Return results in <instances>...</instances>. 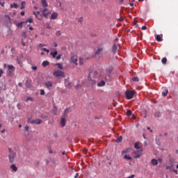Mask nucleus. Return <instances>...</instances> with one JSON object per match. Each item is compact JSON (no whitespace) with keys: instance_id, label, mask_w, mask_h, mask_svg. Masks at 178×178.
Instances as JSON below:
<instances>
[{"instance_id":"nucleus-53","label":"nucleus","mask_w":178,"mask_h":178,"mask_svg":"<svg viewBox=\"0 0 178 178\" xmlns=\"http://www.w3.org/2000/svg\"><path fill=\"white\" fill-rule=\"evenodd\" d=\"M172 172H174V173H175V175H177V170H175V168H173Z\"/></svg>"},{"instance_id":"nucleus-58","label":"nucleus","mask_w":178,"mask_h":178,"mask_svg":"<svg viewBox=\"0 0 178 178\" xmlns=\"http://www.w3.org/2000/svg\"><path fill=\"white\" fill-rule=\"evenodd\" d=\"M41 51H43L44 52H45L47 51V48H42Z\"/></svg>"},{"instance_id":"nucleus-19","label":"nucleus","mask_w":178,"mask_h":178,"mask_svg":"<svg viewBox=\"0 0 178 178\" xmlns=\"http://www.w3.org/2000/svg\"><path fill=\"white\" fill-rule=\"evenodd\" d=\"M41 3L43 8H47V6H48V3H47V0H41Z\"/></svg>"},{"instance_id":"nucleus-63","label":"nucleus","mask_w":178,"mask_h":178,"mask_svg":"<svg viewBox=\"0 0 178 178\" xmlns=\"http://www.w3.org/2000/svg\"><path fill=\"white\" fill-rule=\"evenodd\" d=\"M3 67H5V68H7V69H8V65H7V64H4V65H3Z\"/></svg>"},{"instance_id":"nucleus-21","label":"nucleus","mask_w":178,"mask_h":178,"mask_svg":"<svg viewBox=\"0 0 178 178\" xmlns=\"http://www.w3.org/2000/svg\"><path fill=\"white\" fill-rule=\"evenodd\" d=\"M165 169L172 172L173 169H175V167H173V165L172 164L171 165H166Z\"/></svg>"},{"instance_id":"nucleus-41","label":"nucleus","mask_w":178,"mask_h":178,"mask_svg":"<svg viewBox=\"0 0 178 178\" xmlns=\"http://www.w3.org/2000/svg\"><path fill=\"white\" fill-rule=\"evenodd\" d=\"M132 81H139L140 79H138V77H137V76H134V77L132 78Z\"/></svg>"},{"instance_id":"nucleus-12","label":"nucleus","mask_w":178,"mask_h":178,"mask_svg":"<svg viewBox=\"0 0 178 178\" xmlns=\"http://www.w3.org/2000/svg\"><path fill=\"white\" fill-rule=\"evenodd\" d=\"M44 86L47 87V88H48V90H51L54 86V83H52V81H47L44 83Z\"/></svg>"},{"instance_id":"nucleus-39","label":"nucleus","mask_w":178,"mask_h":178,"mask_svg":"<svg viewBox=\"0 0 178 178\" xmlns=\"http://www.w3.org/2000/svg\"><path fill=\"white\" fill-rule=\"evenodd\" d=\"M26 5V1L21 2V9H24V6Z\"/></svg>"},{"instance_id":"nucleus-34","label":"nucleus","mask_w":178,"mask_h":178,"mask_svg":"<svg viewBox=\"0 0 178 178\" xmlns=\"http://www.w3.org/2000/svg\"><path fill=\"white\" fill-rule=\"evenodd\" d=\"M79 65L82 66V65H84V59L79 58Z\"/></svg>"},{"instance_id":"nucleus-48","label":"nucleus","mask_w":178,"mask_h":178,"mask_svg":"<svg viewBox=\"0 0 178 178\" xmlns=\"http://www.w3.org/2000/svg\"><path fill=\"white\" fill-rule=\"evenodd\" d=\"M2 74H3V70H0V77H2Z\"/></svg>"},{"instance_id":"nucleus-26","label":"nucleus","mask_w":178,"mask_h":178,"mask_svg":"<svg viewBox=\"0 0 178 178\" xmlns=\"http://www.w3.org/2000/svg\"><path fill=\"white\" fill-rule=\"evenodd\" d=\"M105 86L104 81H101L99 83H97L98 87H104Z\"/></svg>"},{"instance_id":"nucleus-25","label":"nucleus","mask_w":178,"mask_h":178,"mask_svg":"<svg viewBox=\"0 0 178 178\" xmlns=\"http://www.w3.org/2000/svg\"><path fill=\"white\" fill-rule=\"evenodd\" d=\"M134 148H136V149H141V148H140V143L139 142H136L134 144Z\"/></svg>"},{"instance_id":"nucleus-32","label":"nucleus","mask_w":178,"mask_h":178,"mask_svg":"<svg viewBox=\"0 0 178 178\" xmlns=\"http://www.w3.org/2000/svg\"><path fill=\"white\" fill-rule=\"evenodd\" d=\"M168 92H169V90H165L163 92H162L163 97H166L168 95Z\"/></svg>"},{"instance_id":"nucleus-42","label":"nucleus","mask_w":178,"mask_h":178,"mask_svg":"<svg viewBox=\"0 0 178 178\" xmlns=\"http://www.w3.org/2000/svg\"><path fill=\"white\" fill-rule=\"evenodd\" d=\"M127 116H131V110H127Z\"/></svg>"},{"instance_id":"nucleus-11","label":"nucleus","mask_w":178,"mask_h":178,"mask_svg":"<svg viewBox=\"0 0 178 178\" xmlns=\"http://www.w3.org/2000/svg\"><path fill=\"white\" fill-rule=\"evenodd\" d=\"M71 62H72V63H74V65H76V66L79 65V64L77 63V56H71Z\"/></svg>"},{"instance_id":"nucleus-62","label":"nucleus","mask_w":178,"mask_h":178,"mask_svg":"<svg viewBox=\"0 0 178 178\" xmlns=\"http://www.w3.org/2000/svg\"><path fill=\"white\" fill-rule=\"evenodd\" d=\"M157 162H159V163H161V162H162V159H159L157 160Z\"/></svg>"},{"instance_id":"nucleus-55","label":"nucleus","mask_w":178,"mask_h":178,"mask_svg":"<svg viewBox=\"0 0 178 178\" xmlns=\"http://www.w3.org/2000/svg\"><path fill=\"white\" fill-rule=\"evenodd\" d=\"M32 70H37V66H33Z\"/></svg>"},{"instance_id":"nucleus-10","label":"nucleus","mask_w":178,"mask_h":178,"mask_svg":"<svg viewBox=\"0 0 178 178\" xmlns=\"http://www.w3.org/2000/svg\"><path fill=\"white\" fill-rule=\"evenodd\" d=\"M97 84V81L92 77L88 78V85L91 87H94Z\"/></svg>"},{"instance_id":"nucleus-36","label":"nucleus","mask_w":178,"mask_h":178,"mask_svg":"<svg viewBox=\"0 0 178 178\" xmlns=\"http://www.w3.org/2000/svg\"><path fill=\"white\" fill-rule=\"evenodd\" d=\"M29 101H31V102H33V101H34V99L31 97H28L26 98V102H29Z\"/></svg>"},{"instance_id":"nucleus-2","label":"nucleus","mask_w":178,"mask_h":178,"mask_svg":"<svg viewBox=\"0 0 178 178\" xmlns=\"http://www.w3.org/2000/svg\"><path fill=\"white\" fill-rule=\"evenodd\" d=\"M103 51H104V44L99 45L95 49V56H99V55H101V54H102Z\"/></svg>"},{"instance_id":"nucleus-14","label":"nucleus","mask_w":178,"mask_h":178,"mask_svg":"<svg viewBox=\"0 0 178 178\" xmlns=\"http://www.w3.org/2000/svg\"><path fill=\"white\" fill-rule=\"evenodd\" d=\"M26 87L27 88H30L31 87V80L30 79H28L26 81Z\"/></svg>"},{"instance_id":"nucleus-8","label":"nucleus","mask_w":178,"mask_h":178,"mask_svg":"<svg viewBox=\"0 0 178 178\" xmlns=\"http://www.w3.org/2000/svg\"><path fill=\"white\" fill-rule=\"evenodd\" d=\"M91 77H92L94 79H97V77H98V72L94 71V72H90L88 78L91 79Z\"/></svg>"},{"instance_id":"nucleus-54","label":"nucleus","mask_w":178,"mask_h":178,"mask_svg":"<svg viewBox=\"0 0 178 178\" xmlns=\"http://www.w3.org/2000/svg\"><path fill=\"white\" fill-rule=\"evenodd\" d=\"M29 126L26 125V126L25 127V130H26V131H29Z\"/></svg>"},{"instance_id":"nucleus-3","label":"nucleus","mask_w":178,"mask_h":178,"mask_svg":"<svg viewBox=\"0 0 178 178\" xmlns=\"http://www.w3.org/2000/svg\"><path fill=\"white\" fill-rule=\"evenodd\" d=\"M53 74L58 78L59 77L65 78V72L59 70L54 71Z\"/></svg>"},{"instance_id":"nucleus-37","label":"nucleus","mask_w":178,"mask_h":178,"mask_svg":"<svg viewBox=\"0 0 178 178\" xmlns=\"http://www.w3.org/2000/svg\"><path fill=\"white\" fill-rule=\"evenodd\" d=\"M56 35L57 37H60L62 35V33H60V31H56Z\"/></svg>"},{"instance_id":"nucleus-61","label":"nucleus","mask_w":178,"mask_h":178,"mask_svg":"<svg viewBox=\"0 0 178 178\" xmlns=\"http://www.w3.org/2000/svg\"><path fill=\"white\" fill-rule=\"evenodd\" d=\"M18 86H19V87H22L23 83H18Z\"/></svg>"},{"instance_id":"nucleus-31","label":"nucleus","mask_w":178,"mask_h":178,"mask_svg":"<svg viewBox=\"0 0 178 178\" xmlns=\"http://www.w3.org/2000/svg\"><path fill=\"white\" fill-rule=\"evenodd\" d=\"M156 41L161 42V41H162V38L161 37L160 35H156Z\"/></svg>"},{"instance_id":"nucleus-22","label":"nucleus","mask_w":178,"mask_h":178,"mask_svg":"<svg viewBox=\"0 0 178 178\" xmlns=\"http://www.w3.org/2000/svg\"><path fill=\"white\" fill-rule=\"evenodd\" d=\"M48 65H49V61H47V60H44L42 63V65L43 66V67H47Z\"/></svg>"},{"instance_id":"nucleus-30","label":"nucleus","mask_w":178,"mask_h":178,"mask_svg":"<svg viewBox=\"0 0 178 178\" xmlns=\"http://www.w3.org/2000/svg\"><path fill=\"white\" fill-rule=\"evenodd\" d=\"M24 22H19V23H17V24H16V26H17V27H18V28H22V27H23V24H24Z\"/></svg>"},{"instance_id":"nucleus-49","label":"nucleus","mask_w":178,"mask_h":178,"mask_svg":"<svg viewBox=\"0 0 178 178\" xmlns=\"http://www.w3.org/2000/svg\"><path fill=\"white\" fill-rule=\"evenodd\" d=\"M22 45H23L24 47H26V42H24V41L22 40Z\"/></svg>"},{"instance_id":"nucleus-18","label":"nucleus","mask_w":178,"mask_h":178,"mask_svg":"<svg viewBox=\"0 0 178 178\" xmlns=\"http://www.w3.org/2000/svg\"><path fill=\"white\" fill-rule=\"evenodd\" d=\"M112 51L113 54H116V52H118V46L116 44L113 45Z\"/></svg>"},{"instance_id":"nucleus-44","label":"nucleus","mask_w":178,"mask_h":178,"mask_svg":"<svg viewBox=\"0 0 178 178\" xmlns=\"http://www.w3.org/2000/svg\"><path fill=\"white\" fill-rule=\"evenodd\" d=\"M122 140H123V138H122V136L119 137L117 140H116V143H120V141H122Z\"/></svg>"},{"instance_id":"nucleus-64","label":"nucleus","mask_w":178,"mask_h":178,"mask_svg":"<svg viewBox=\"0 0 178 178\" xmlns=\"http://www.w3.org/2000/svg\"><path fill=\"white\" fill-rule=\"evenodd\" d=\"M21 16H24V11L21 12Z\"/></svg>"},{"instance_id":"nucleus-9","label":"nucleus","mask_w":178,"mask_h":178,"mask_svg":"<svg viewBox=\"0 0 178 178\" xmlns=\"http://www.w3.org/2000/svg\"><path fill=\"white\" fill-rule=\"evenodd\" d=\"M15 156H16V154H15V152H10L8 156L10 163H13V162H15Z\"/></svg>"},{"instance_id":"nucleus-16","label":"nucleus","mask_w":178,"mask_h":178,"mask_svg":"<svg viewBox=\"0 0 178 178\" xmlns=\"http://www.w3.org/2000/svg\"><path fill=\"white\" fill-rule=\"evenodd\" d=\"M58 17V13H53L50 17L51 20H55Z\"/></svg>"},{"instance_id":"nucleus-1","label":"nucleus","mask_w":178,"mask_h":178,"mask_svg":"<svg viewBox=\"0 0 178 178\" xmlns=\"http://www.w3.org/2000/svg\"><path fill=\"white\" fill-rule=\"evenodd\" d=\"M15 69L16 68L13 65H8L6 71L7 77H12L13 76V73H15Z\"/></svg>"},{"instance_id":"nucleus-57","label":"nucleus","mask_w":178,"mask_h":178,"mask_svg":"<svg viewBox=\"0 0 178 178\" xmlns=\"http://www.w3.org/2000/svg\"><path fill=\"white\" fill-rule=\"evenodd\" d=\"M5 17H6L7 19H8L9 21H10V17H9L8 15H5Z\"/></svg>"},{"instance_id":"nucleus-56","label":"nucleus","mask_w":178,"mask_h":178,"mask_svg":"<svg viewBox=\"0 0 178 178\" xmlns=\"http://www.w3.org/2000/svg\"><path fill=\"white\" fill-rule=\"evenodd\" d=\"M134 177H136V175H132L128 177V178H134Z\"/></svg>"},{"instance_id":"nucleus-52","label":"nucleus","mask_w":178,"mask_h":178,"mask_svg":"<svg viewBox=\"0 0 178 178\" xmlns=\"http://www.w3.org/2000/svg\"><path fill=\"white\" fill-rule=\"evenodd\" d=\"M141 29L142 30H147V26H143Z\"/></svg>"},{"instance_id":"nucleus-5","label":"nucleus","mask_w":178,"mask_h":178,"mask_svg":"<svg viewBox=\"0 0 178 178\" xmlns=\"http://www.w3.org/2000/svg\"><path fill=\"white\" fill-rule=\"evenodd\" d=\"M134 155L136 159L137 158H140L141 155H143V149H138V150H135L134 152Z\"/></svg>"},{"instance_id":"nucleus-6","label":"nucleus","mask_w":178,"mask_h":178,"mask_svg":"<svg viewBox=\"0 0 178 178\" xmlns=\"http://www.w3.org/2000/svg\"><path fill=\"white\" fill-rule=\"evenodd\" d=\"M28 123H31V124H41L42 123V120L41 119L36 120H28Z\"/></svg>"},{"instance_id":"nucleus-4","label":"nucleus","mask_w":178,"mask_h":178,"mask_svg":"<svg viewBox=\"0 0 178 178\" xmlns=\"http://www.w3.org/2000/svg\"><path fill=\"white\" fill-rule=\"evenodd\" d=\"M125 97L127 99H131L134 97V91L133 90H127L125 92Z\"/></svg>"},{"instance_id":"nucleus-23","label":"nucleus","mask_w":178,"mask_h":178,"mask_svg":"<svg viewBox=\"0 0 178 178\" xmlns=\"http://www.w3.org/2000/svg\"><path fill=\"white\" fill-rule=\"evenodd\" d=\"M10 8L14 9H17L19 8V6L16 3H13V4H10Z\"/></svg>"},{"instance_id":"nucleus-29","label":"nucleus","mask_w":178,"mask_h":178,"mask_svg":"<svg viewBox=\"0 0 178 178\" xmlns=\"http://www.w3.org/2000/svg\"><path fill=\"white\" fill-rule=\"evenodd\" d=\"M168 62V58L166 57H164L161 59V63L163 65H166V63Z\"/></svg>"},{"instance_id":"nucleus-33","label":"nucleus","mask_w":178,"mask_h":178,"mask_svg":"<svg viewBox=\"0 0 178 178\" xmlns=\"http://www.w3.org/2000/svg\"><path fill=\"white\" fill-rule=\"evenodd\" d=\"M56 66H58V69H60V70H63V66L60 63H56Z\"/></svg>"},{"instance_id":"nucleus-15","label":"nucleus","mask_w":178,"mask_h":178,"mask_svg":"<svg viewBox=\"0 0 178 178\" xmlns=\"http://www.w3.org/2000/svg\"><path fill=\"white\" fill-rule=\"evenodd\" d=\"M60 124L62 127H65V126H66V119H65V117L61 118Z\"/></svg>"},{"instance_id":"nucleus-28","label":"nucleus","mask_w":178,"mask_h":178,"mask_svg":"<svg viewBox=\"0 0 178 178\" xmlns=\"http://www.w3.org/2000/svg\"><path fill=\"white\" fill-rule=\"evenodd\" d=\"M124 159H127V161H131V156H130V155L125 154V155L124 156Z\"/></svg>"},{"instance_id":"nucleus-46","label":"nucleus","mask_w":178,"mask_h":178,"mask_svg":"<svg viewBox=\"0 0 178 178\" xmlns=\"http://www.w3.org/2000/svg\"><path fill=\"white\" fill-rule=\"evenodd\" d=\"M61 58H62V54H59L58 56H57L56 57V59L57 60H59Z\"/></svg>"},{"instance_id":"nucleus-45","label":"nucleus","mask_w":178,"mask_h":178,"mask_svg":"<svg viewBox=\"0 0 178 178\" xmlns=\"http://www.w3.org/2000/svg\"><path fill=\"white\" fill-rule=\"evenodd\" d=\"M40 95H45V90L44 89L40 90Z\"/></svg>"},{"instance_id":"nucleus-20","label":"nucleus","mask_w":178,"mask_h":178,"mask_svg":"<svg viewBox=\"0 0 178 178\" xmlns=\"http://www.w3.org/2000/svg\"><path fill=\"white\" fill-rule=\"evenodd\" d=\"M151 163L152 165H154V166H156V165H158V160L153 159L151 161Z\"/></svg>"},{"instance_id":"nucleus-60","label":"nucleus","mask_w":178,"mask_h":178,"mask_svg":"<svg viewBox=\"0 0 178 178\" xmlns=\"http://www.w3.org/2000/svg\"><path fill=\"white\" fill-rule=\"evenodd\" d=\"M77 177H79V173L75 174L74 178H77Z\"/></svg>"},{"instance_id":"nucleus-47","label":"nucleus","mask_w":178,"mask_h":178,"mask_svg":"<svg viewBox=\"0 0 178 178\" xmlns=\"http://www.w3.org/2000/svg\"><path fill=\"white\" fill-rule=\"evenodd\" d=\"M22 35H23V37H24L26 38V37H27V33L26 31H23Z\"/></svg>"},{"instance_id":"nucleus-50","label":"nucleus","mask_w":178,"mask_h":178,"mask_svg":"<svg viewBox=\"0 0 178 178\" xmlns=\"http://www.w3.org/2000/svg\"><path fill=\"white\" fill-rule=\"evenodd\" d=\"M17 63H18V65H22V61L20 60L17 59Z\"/></svg>"},{"instance_id":"nucleus-38","label":"nucleus","mask_w":178,"mask_h":178,"mask_svg":"<svg viewBox=\"0 0 178 178\" xmlns=\"http://www.w3.org/2000/svg\"><path fill=\"white\" fill-rule=\"evenodd\" d=\"M68 113H69V108H65L64 111V116H67Z\"/></svg>"},{"instance_id":"nucleus-40","label":"nucleus","mask_w":178,"mask_h":178,"mask_svg":"<svg viewBox=\"0 0 178 178\" xmlns=\"http://www.w3.org/2000/svg\"><path fill=\"white\" fill-rule=\"evenodd\" d=\"M53 112L54 115H56V112H58V108L56 107V106H54Z\"/></svg>"},{"instance_id":"nucleus-13","label":"nucleus","mask_w":178,"mask_h":178,"mask_svg":"<svg viewBox=\"0 0 178 178\" xmlns=\"http://www.w3.org/2000/svg\"><path fill=\"white\" fill-rule=\"evenodd\" d=\"M33 13L35 16L36 19H38L39 20L41 19V13H40L39 11L33 12Z\"/></svg>"},{"instance_id":"nucleus-17","label":"nucleus","mask_w":178,"mask_h":178,"mask_svg":"<svg viewBox=\"0 0 178 178\" xmlns=\"http://www.w3.org/2000/svg\"><path fill=\"white\" fill-rule=\"evenodd\" d=\"M131 151V148H127L124 150L122 151V155H124V154H129Z\"/></svg>"},{"instance_id":"nucleus-51","label":"nucleus","mask_w":178,"mask_h":178,"mask_svg":"<svg viewBox=\"0 0 178 178\" xmlns=\"http://www.w3.org/2000/svg\"><path fill=\"white\" fill-rule=\"evenodd\" d=\"M38 47H39L40 48H41V47H46V45L44 44H40L38 45Z\"/></svg>"},{"instance_id":"nucleus-27","label":"nucleus","mask_w":178,"mask_h":178,"mask_svg":"<svg viewBox=\"0 0 178 178\" xmlns=\"http://www.w3.org/2000/svg\"><path fill=\"white\" fill-rule=\"evenodd\" d=\"M50 55L53 57V58H56V55H58V51H55L54 52H51Z\"/></svg>"},{"instance_id":"nucleus-43","label":"nucleus","mask_w":178,"mask_h":178,"mask_svg":"<svg viewBox=\"0 0 178 178\" xmlns=\"http://www.w3.org/2000/svg\"><path fill=\"white\" fill-rule=\"evenodd\" d=\"M24 23H33V19L30 18L26 20Z\"/></svg>"},{"instance_id":"nucleus-35","label":"nucleus","mask_w":178,"mask_h":178,"mask_svg":"<svg viewBox=\"0 0 178 178\" xmlns=\"http://www.w3.org/2000/svg\"><path fill=\"white\" fill-rule=\"evenodd\" d=\"M154 118H161V113L160 112H156L154 113Z\"/></svg>"},{"instance_id":"nucleus-7","label":"nucleus","mask_w":178,"mask_h":178,"mask_svg":"<svg viewBox=\"0 0 178 178\" xmlns=\"http://www.w3.org/2000/svg\"><path fill=\"white\" fill-rule=\"evenodd\" d=\"M40 12H42L43 16L44 17H46V19L48 18V16H49V15H51V12L48 11V9L47 8H41L40 9Z\"/></svg>"},{"instance_id":"nucleus-59","label":"nucleus","mask_w":178,"mask_h":178,"mask_svg":"<svg viewBox=\"0 0 178 178\" xmlns=\"http://www.w3.org/2000/svg\"><path fill=\"white\" fill-rule=\"evenodd\" d=\"M5 131H6V129H3V130L1 131V133H2V134H3L5 133Z\"/></svg>"},{"instance_id":"nucleus-24","label":"nucleus","mask_w":178,"mask_h":178,"mask_svg":"<svg viewBox=\"0 0 178 178\" xmlns=\"http://www.w3.org/2000/svg\"><path fill=\"white\" fill-rule=\"evenodd\" d=\"M10 169L13 170V172H17V167L15 165V164H12L10 166Z\"/></svg>"}]
</instances>
